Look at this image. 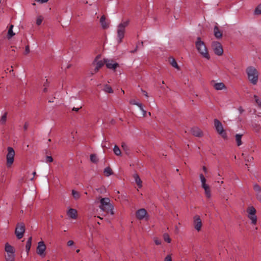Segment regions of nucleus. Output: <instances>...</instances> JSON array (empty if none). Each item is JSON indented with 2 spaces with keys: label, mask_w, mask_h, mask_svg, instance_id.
Listing matches in <instances>:
<instances>
[{
  "label": "nucleus",
  "mask_w": 261,
  "mask_h": 261,
  "mask_svg": "<svg viewBox=\"0 0 261 261\" xmlns=\"http://www.w3.org/2000/svg\"><path fill=\"white\" fill-rule=\"evenodd\" d=\"M129 24V20L120 23L118 26L117 36L118 37V43H120L122 41V39L124 36L125 28Z\"/></svg>",
  "instance_id": "5"
},
{
  "label": "nucleus",
  "mask_w": 261,
  "mask_h": 261,
  "mask_svg": "<svg viewBox=\"0 0 261 261\" xmlns=\"http://www.w3.org/2000/svg\"><path fill=\"white\" fill-rule=\"evenodd\" d=\"M113 151H114V153L116 155H120L121 154V150L120 149V148H119V147L117 146V145H115L114 148H113Z\"/></svg>",
  "instance_id": "33"
},
{
  "label": "nucleus",
  "mask_w": 261,
  "mask_h": 261,
  "mask_svg": "<svg viewBox=\"0 0 261 261\" xmlns=\"http://www.w3.org/2000/svg\"><path fill=\"white\" fill-rule=\"evenodd\" d=\"M137 46L136 47V49L134 50L131 51L132 53H134L137 50Z\"/></svg>",
  "instance_id": "59"
},
{
  "label": "nucleus",
  "mask_w": 261,
  "mask_h": 261,
  "mask_svg": "<svg viewBox=\"0 0 261 261\" xmlns=\"http://www.w3.org/2000/svg\"><path fill=\"white\" fill-rule=\"evenodd\" d=\"M243 134H236L235 136L236 140L237 142V144L238 146H240L242 144V142L241 141L242 137L243 136Z\"/></svg>",
  "instance_id": "27"
},
{
  "label": "nucleus",
  "mask_w": 261,
  "mask_h": 261,
  "mask_svg": "<svg viewBox=\"0 0 261 261\" xmlns=\"http://www.w3.org/2000/svg\"><path fill=\"white\" fill-rule=\"evenodd\" d=\"M204 193H205L206 197L207 198H211V189H210V187L204 190Z\"/></svg>",
  "instance_id": "39"
},
{
  "label": "nucleus",
  "mask_w": 261,
  "mask_h": 261,
  "mask_svg": "<svg viewBox=\"0 0 261 261\" xmlns=\"http://www.w3.org/2000/svg\"><path fill=\"white\" fill-rule=\"evenodd\" d=\"M110 203V199L109 198H102L100 200V205L99 208H101L102 207L109 205V203Z\"/></svg>",
  "instance_id": "19"
},
{
  "label": "nucleus",
  "mask_w": 261,
  "mask_h": 261,
  "mask_svg": "<svg viewBox=\"0 0 261 261\" xmlns=\"http://www.w3.org/2000/svg\"><path fill=\"white\" fill-rule=\"evenodd\" d=\"M148 114H149V115L150 116L151 115V113L150 112H148Z\"/></svg>",
  "instance_id": "61"
},
{
  "label": "nucleus",
  "mask_w": 261,
  "mask_h": 261,
  "mask_svg": "<svg viewBox=\"0 0 261 261\" xmlns=\"http://www.w3.org/2000/svg\"><path fill=\"white\" fill-rule=\"evenodd\" d=\"M195 46L198 53L202 56V57L207 60L210 59V56L208 54L206 45L204 42L201 40L200 37H197V41L195 42Z\"/></svg>",
  "instance_id": "2"
},
{
  "label": "nucleus",
  "mask_w": 261,
  "mask_h": 261,
  "mask_svg": "<svg viewBox=\"0 0 261 261\" xmlns=\"http://www.w3.org/2000/svg\"><path fill=\"white\" fill-rule=\"evenodd\" d=\"M202 169L205 173L207 172V168L205 166H203Z\"/></svg>",
  "instance_id": "56"
},
{
  "label": "nucleus",
  "mask_w": 261,
  "mask_h": 261,
  "mask_svg": "<svg viewBox=\"0 0 261 261\" xmlns=\"http://www.w3.org/2000/svg\"><path fill=\"white\" fill-rule=\"evenodd\" d=\"M134 177L135 179V181H136L138 187L139 188H141L142 187V181H141L140 177L139 176V175L137 174H135L134 175Z\"/></svg>",
  "instance_id": "26"
},
{
  "label": "nucleus",
  "mask_w": 261,
  "mask_h": 261,
  "mask_svg": "<svg viewBox=\"0 0 261 261\" xmlns=\"http://www.w3.org/2000/svg\"><path fill=\"white\" fill-rule=\"evenodd\" d=\"M74 244V242L72 240H70L69 241H68L67 242V245L68 246H71L72 245H73Z\"/></svg>",
  "instance_id": "48"
},
{
  "label": "nucleus",
  "mask_w": 261,
  "mask_h": 261,
  "mask_svg": "<svg viewBox=\"0 0 261 261\" xmlns=\"http://www.w3.org/2000/svg\"><path fill=\"white\" fill-rule=\"evenodd\" d=\"M32 237H30L28 239V241L27 242L26 245H25V250L26 252H27V254L29 253L30 248L31 247L32 245Z\"/></svg>",
  "instance_id": "25"
},
{
  "label": "nucleus",
  "mask_w": 261,
  "mask_h": 261,
  "mask_svg": "<svg viewBox=\"0 0 261 261\" xmlns=\"http://www.w3.org/2000/svg\"><path fill=\"white\" fill-rule=\"evenodd\" d=\"M101 58V55H98L96 56V57L95 58L94 61L92 62L93 65H96L95 68L94 69V72L96 73L98 71L100 68H101L105 64V59H103V61L102 60H99Z\"/></svg>",
  "instance_id": "9"
},
{
  "label": "nucleus",
  "mask_w": 261,
  "mask_h": 261,
  "mask_svg": "<svg viewBox=\"0 0 261 261\" xmlns=\"http://www.w3.org/2000/svg\"><path fill=\"white\" fill-rule=\"evenodd\" d=\"M194 228L198 231L201 230L202 222L199 216L196 215L194 217Z\"/></svg>",
  "instance_id": "15"
},
{
  "label": "nucleus",
  "mask_w": 261,
  "mask_h": 261,
  "mask_svg": "<svg viewBox=\"0 0 261 261\" xmlns=\"http://www.w3.org/2000/svg\"><path fill=\"white\" fill-rule=\"evenodd\" d=\"M104 91L108 93H112L113 92L112 87L108 84L105 85Z\"/></svg>",
  "instance_id": "30"
},
{
  "label": "nucleus",
  "mask_w": 261,
  "mask_h": 261,
  "mask_svg": "<svg viewBox=\"0 0 261 261\" xmlns=\"http://www.w3.org/2000/svg\"><path fill=\"white\" fill-rule=\"evenodd\" d=\"M212 48L215 54L218 56H221L223 53V49L221 44L218 41H214L212 44Z\"/></svg>",
  "instance_id": "10"
},
{
  "label": "nucleus",
  "mask_w": 261,
  "mask_h": 261,
  "mask_svg": "<svg viewBox=\"0 0 261 261\" xmlns=\"http://www.w3.org/2000/svg\"><path fill=\"white\" fill-rule=\"evenodd\" d=\"M72 195L73 198L76 200L79 199L80 198V193L74 190H72Z\"/></svg>",
  "instance_id": "34"
},
{
  "label": "nucleus",
  "mask_w": 261,
  "mask_h": 261,
  "mask_svg": "<svg viewBox=\"0 0 261 261\" xmlns=\"http://www.w3.org/2000/svg\"><path fill=\"white\" fill-rule=\"evenodd\" d=\"M48 85L49 83L48 82L47 80H46V82L44 84V86L47 87L48 86Z\"/></svg>",
  "instance_id": "52"
},
{
  "label": "nucleus",
  "mask_w": 261,
  "mask_h": 261,
  "mask_svg": "<svg viewBox=\"0 0 261 261\" xmlns=\"http://www.w3.org/2000/svg\"><path fill=\"white\" fill-rule=\"evenodd\" d=\"M90 160L92 163H97L98 162V159L95 154H91L90 155Z\"/></svg>",
  "instance_id": "36"
},
{
  "label": "nucleus",
  "mask_w": 261,
  "mask_h": 261,
  "mask_svg": "<svg viewBox=\"0 0 261 261\" xmlns=\"http://www.w3.org/2000/svg\"><path fill=\"white\" fill-rule=\"evenodd\" d=\"M254 98L255 99L256 102L257 103L258 106L261 108V99H259L258 96L256 95H254Z\"/></svg>",
  "instance_id": "41"
},
{
  "label": "nucleus",
  "mask_w": 261,
  "mask_h": 261,
  "mask_svg": "<svg viewBox=\"0 0 261 261\" xmlns=\"http://www.w3.org/2000/svg\"><path fill=\"white\" fill-rule=\"evenodd\" d=\"M136 218L140 220L145 219L148 220L149 219V215H148L147 211L144 208H140L138 210L136 213Z\"/></svg>",
  "instance_id": "12"
},
{
  "label": "nucleus",
  "mask_w": 261,
  "mask_h": 261,
  "mask_svg": "<svg viewBox=\"0 0 261 261\" xmlns=\"http://www.w3.org/2000/svg\"><path fill=\"white\" fill-rule=\"evenodd\" d=\"M214 34L217 39H220L222 36V32L219 30V28L217 25L214 27Z\"/></svg>",
  "instance_id": "20"
},
{
  "label": "nucleus",
  "mask_w": 261,
  "mask_h": 261,
  "mask_svg": "<svg viewBox=\"0 0 261 261\" xmlns=\"http://www.w3.org/2000/svg\"><path fill=\"white\" fill-rule=\"evenodd\" d=\"M246 212L248 213V218L251 221V223L256 225L257 223V217L256 216V211L253 206H249L247 207Z\"/></svg>",
  "instance_id": "7"
},
{
  "label": "nucleus",
  "mask_w": 261,
  "mask_h": 261,
  "mask_svg": "<svg viewBox=\"0 0 261 261\" xmlns=\"http://www.w3.org/2000/svg\"><path fill=\"white\" fill-rule=\"evenodd\" d=\"M53 161V159L51 156H46V162L50 163Z\"/></svg>",
  "instance_id": "43"
},
{
  "label": "nucleus",
  "mask_w": 261,
  "mask_h": 261,
  "mask_svg": "<svg viewBox=\"0 0 261 261\" xmlns=\"http://www.w3.org/2000/svg\"><path fill=\"white\" fill-rule=\"evenodd\" d=\"M15 51V49H12L11 50V54L12 55H13V53H14Z\"/></svg>",
  "instance_id": "58"
},
{
  "label": "nucleus",
  "mask_w": 261,
  "mask_h": 261,
  "mask_svg": "<svg viewBox=\"0 0 261 261\" xmlns=\"http://www.w3.org/2000/svg\"><path fill=\"white\" fill-rule=\"evenodd\" d=\"M214 88L216 90H221L223 89H226V87L223 83H216L213 85Z\"/></svg>",
  "instance_id": "21"
},
{
  "label": "nucleus",
  "mask_w": 261,
  "mask_h": 261,
  "mask_svg": "<svg viewBox=\"0 0 261 261\" xmlns=\"http://www.w3.org/2000/svg\"><path fill=\"white\" fill-rule=\"evenodd\" d=\"M154 242L156 245H160L161 244V241L158 240H155Z\"/></svg>",
  "instance_id": "51"
},
{
  "label": "nucleus",
  "mask_w": 261,
  "mask_h": 261,
  "mask_svg": "<svg viewBox=\"0 0 261 261\" xmlns=\"http://www.w3.org/2000/svg\"><path fill=\"white\" fill-rule=\"evenodd\" d=\"M162 84H165V83H164V81H162Z\"/></svg>",
  "instance_id": "63"
},
{
  "label": "nucleus",
  "mask_w": 261,
  "mask_h": 261,
  "mask_svg": "<svg viewBox=\"0 0 261 261\" xmlns=\"http://www.w3.org/2000/svg\"><path fill=\"white\" fill-rule=\"evenodd\" d=\"M238 110L240 112V114H242L243 113V112L244 111V109H243V108L242 107H240L239 108H238Z\"/></svg>",
  "instance_id": "50"
},
{
  "label": "nucleus",
  "mask_w": 261,
  "mask_h": 261,
  "mask_svg": "<svg viewBox=\"0 0 261 261\" xmlns=\"http://www.w3.org/2000/svg\"><path fill=\"white\" fill-rule=\"evenodd\" d=\"M7 112H5L3 115L2 116L0 122L2 124H5L6 123V120H7Z\"/></svg>",
  "instance_id": "35"
},
{
  "label": "nucleus",
  "mask_w": 261,
  "mask_h": 261,
  "mask_svg": "<svg viewBox=\"0 0 261 261\" xmlns=\"http://www.w3.org/2000/svg\"><path fill=\"white\" fill-rule=\"evenodd\" d=\"M252 127L256 133H258L261 131V126L259 124L254 123L252 124Z\"/></svg>",
  "instance_id": "32"
},
{
  "label": "nucleus",
  "mask_w": 261,
  "mask_h": 261,
  "mask_svg": "<svg viewBox=\"0 0 261 261\" xmlns=\"http://www.w3.org/2000/svg\"><path fill=\"white\" fill-rule=\"evenodd\" d=\"M214 126L216 132L218 134L221 136L224 139H227V135L226 131L224 130L223 125L220 121L217 119L214 120Z\"/></svg>",
  "instance_id": "4"
},
{
  "label": "nucleus",
  "mask_w": 261,
  "mask_h": 261,
  "mask_svg": "<svg viewBox=\"0 0 261 261\" xmlns=\"http://www.w3.org/2000/svg\"><path fill=\"white\" fill-rule=\"evenodd\" d=\"M164 240L165 242L170 243L171 241V239L170 238L169 235L167 233H165L163 234Z\"/></svg>",
  "instance_id": "38"
},
{
  "label": "nucleus",
  "mask_w": 261,
  "mask_h": 261,
  "mask_svg": "<svg viewBox=\"0 0 261 261\" xmlns=\"http://www.w3.org/2000/svg\"><path fill=\"white\" fill-rule=\"evenodd\" d=\"M253 160V157L252 156H248V159H247L248 162H251Z\"/></svg>",
  "instance_id": "53"
},
{
  "label": "nucleus",
  "mask_w": 261,
  "mask_h": 261,
  "mask_svg": "<svg viewBox=\"0 0 261 261\" xmlns=\"http://www.w3.org/2000/svg\"><path fill=\"white\" fill-rule=\"evenodd\" d=\"M191 132L192 135L195 137H201L203 136L202 131L197 127L192 128Z\"/></svg>",
  "instance_id": "16"
},
{
  "label": "nucleus",
  "mask_w": 261,
  "mask_h": 261,
  "mask_svg": "<svg viewBox=\"0 0 261 261\" xmlns=\"http://www.w3.org/2000/svg\"><path fill=\"white\" fill-rule=\"evenodd\" d=\"M28 127H29V123L28 122H25L24 125H23V129L24 130H27L28 128Z\"/></svg>",
  "instance_id": "47"
},
{
  "label": "nucleus",
  "mask_w": 261,
  "mask_h": 261,
  "mask_svg": "<svg viewBox=\"0 0 261 261\" xmlns=\"http://www.w3.org/2000/svg\"><path fill=\"white\" fill-rule=\"evenodd\" d=\"M253 188L255 192V196L256 199L261 203V187L257 184H254Z\"/></svg>",
  "instance_id": "14"
},
{
  "label": "nucleus",
  "mask_w": 261,
  "mask_h": 261,
  "mask_svg": "<svg viewBox=\"0 0 261 261\" xmlns=\"http://www.w3.org/2000/svg\"><path fill=\"white\" fill-rule=\"evenodd\" d=\"M104 174L106 176H109L113 174V172L110 167L106 168L104 170Z\"/></svg>",
  "instance_id": "29"
},
{
  "label": "nucleus",
  "mask_w": 261,
  "mask_h": 261,
  "mask_svg": "<svg viewBox=\"0 0 261 261\" xmlns=\"http://www.w3.org/2000/svg\"><path fill=\"white\" fill-rule=\"evenodd\" d=\"M43 91L44 92H46L47 91V87H45V88L43 89Z\"/></svg>",
  "instance_id": "57"
},
{
  "label": "nucleus",
  "mask_w": 261,
  "mask_h": 261,
  "mask_svg": "<svg viewBox=\"0 0 261 261\" xmlns=\"http://www.w3.org/2000/svg\"><path fill=\"white\" fill-rule=\"evenodd\" d=\"M81 108H82V107H81V108H74H74L72 109V111H76V112H77V111H79V110Z\"/></svg>",
  "instance_id": "54"
},
{
  "label": "nucleus",
  "mask_w": 261,
  "mask_h": 261,
  "mask_svg": "<svg viewBox=\"0 0 261 261\" xmlns=\"http://www.w3.org/2000/svg\"><path fill=\"white\" fill-rule=\"evenodd\" d=\"M106 18L105 15H102L100 19V24L103 29H107L109 27V23L106 21Z\"/></svg>",
  "instance_id": "22"
},
{
  "label": "nucleus",
  "mask_w": 261,
  "mask_h": 261,
  "mask_svg": "<svg viewBox=\"0 0 261 261\" xmlns=\"http://www.w3.org/2000/svg\"><path fill=\"white\" fill-rule=\"evenodd\" d=\"M100 209L108 214L110 213L112 215H114V206L111 202L109 203V205L105 206Z\"/></svg>",
  "instance_id": "17"
},
{
  "label": "nucleus",
  "mask_w": 261,
  "mask_h": 261,
  "mask_svg": "<svg viewBox=\"0 0 261 261\" xmlns=\"http://www.w3.org/2000/svg\"><path fill=\"white\" fill-rule=\"evenodd\" d=\"M79 251H80V250H79V249H77V250L76 251V252H79Z\"/></svg>",
  "instance_id": "60"
},
{
  "label": "nucleus",
  "mask_w": 261,
  "mask_h": 261,
  "mask_svg": "<svg viewBox=\"0 0 261 261\" xmlns=\"http://www.w3.org/2000/svg\"><path fill=\"white\" fill-rule=\"evenodd\" d=\"M254 14L259 15L261 14V4L258 5L254 10Z\"/></svg>",
  "instance_id": "37"
},
{
  "label": "nucleus",
  "mask_w": 261,
  "mask_h": 261,
  "mask_svg": "<svg viewBox=\"0 0 261 261\" xmlns=\"http://www.w3.org/2000/svg\"><path fill=\"white\" fill-rule=\"evenodd\" d=\"M141 111L143 112V117H145L146 115L147 112L144 110L143 105H142V109H140Z\"/></svg>",
  "instance_id": "46"
},
{
  "label": "nucleus",
  "mask_w": 261,
  "mask_h": 261,
  "mask_svg": "<svg viewBox=\"0 0 261 261\" xmlns=\"http://www.w3.org/2000/svg\"><path fill=\"white\" fill-rule=\"evenodd\" d=\"M122 92H123V93H124V90H122Z\"/></svg>",
  "instance_id": "62"
},
{
  "label": "nucleus",
  "mask_w": 261,
  "mask_h": 261,
  "mask_svg": "<svg viewBox=\"0 0 261 261\" xmlns=\"http://www.w3.org/2000/svg\"><path fill=\"white\" fill-rule=\"evenodd\" d=\"M67 216L73 219H76L77 217V212L74 208H70L67 212Z\"/></svg>",
  "instance_id": "18"
},
{
  "label": "nucleus",
  "mask_w": 261,
  "mask_h": 261,
  "mask_svg": "<svg viewBox=\"0 0 261 261\" xmlns=\"http://www.w3.org/2000/svg\"><path fill=\"white\" fill-rule=\"evenodd\" d=\"M164 261H172V256H171V254H168L167 255L165 259H164Z\"/></svg>",
  "instance_id": "44"
},
{
  "label": "nucleus",
  "mask_w": 261,
  "mask_h": 261,
  "mask_svg": "<svg viewBox=\"0 0 261 261\" xmlns=\"http://www.w3.org/2000/svg\"><path fill=\"white\" fill-rule=\"evenodd\" d=\"M25 230V227L23 222H19L16 224L15 234L17 239L20 240L23 238Z\"/></svg>",
  "instance_id": "6"
},
{
  "label": "nucleus",
  "mask_w": 261,
  "mask_h": 261,
  "mask_svg": "<svg viewBox=\"0 0 261 261\" xmlns=\"http://www.w3.org/2000/svg\"><path fill=\"white\" fill-rule=\"evenodd\" d=\"M36 171H34L33 172V177L31 179V180H32V181L33 180L34 176L36 175Z\"/></svg>",
  "instance_id": "55"
},
{
  "label": "nucleus",
  "mask_w": 261,
  "mask_h": 261,
  "mask_svg": "<svg viewBox=\"0 0 261 261\" xmlns=\"http://www.w3.org/2000/svg\"><path fill=\"white\" fill-rule=\"evenodd\" d=\"M30 53V48L29 46L28 45L25 47L24 54L27 55Z\"/></svg>",
  "instance_id": "45"
},
{
  "label": "nucleus",
  "mask_w": 261,
  "mask_h": 261,
  "mask_svg": "<svg viewBox=\"0 0 261 261\" xmlns=\"http://www.w3.org/2000/svg\"><path fill=\"white\" fill-rule=\"evenodd\" d=\"M249 81L253 85L257 84L258 80L259 73L253 66H248L246 70Z\"/></svg>",
  "instance_id": "1"
},
{
  "label": "nucleus",
  "mask_w": 261,
  "mask_h": 261,
  "mask_svg": "<svg viewBox=\"0 0 261 261\" xmlns=\"http://www.w3.org/2000/svg\"><path fill=\"white\" fill-rule=\"evenodd\" d=\"M51 140L50 139H48V141H50Z\"/></svg>",
  "instance_id": "64"
},
{
  "label": "nucleus",
  "mask_w": 261,
  "mask_h": 261,
  "mask_svg": "<svg viewBox=\"0 0 261 261\" xmlns=\"http://www.w3.org/2000/svg\"><path fill=\"white\" fill-rule=\"evenodd\" d=\"M106 65L108 69L115 70L116 68L119 67V64L114 62L113 60L105 59Z\"/></svg>",
  "instance_id": "13"
},
{
  "label": "nucleus",
  "mask_w": 261,
  "mask_h": 261,
  "mask_svg": "<svg viewBox=\"0 0 261 261\" xmlns=\"http://www.w3.org/2000/svg\"><path fill=\"white\" fill-rule=\"evenodd\" d=\"M169 62H170V64L174 68L177 69V70H179L180 68L179 66L178 65L176 60L175 59L172 57H170L169 58Z\"/></svg>",
  "instance_id": "24"
},
{
  "label": "nucleus",
  "mask_w": 261,
  "mask_h": 261,
  "mask_svg": "<svg viewBox=\"0 0 261 261\" xmlns=\"http://www.w3.org/2000/svg\"><path fill=\"white\" fill-rule=\"evenodd\" d=\"M141 91H142V92L143 93V94H144L146 97H148V93H147V92L146 91H145V90H143V89H141Z\"/></svg>",
  "instance_id": "49"
},
{
  "label": "nucleus",
  "mask_w": 261,
  "mask_h": 261,
  "mask_svg": "<svg viewBox=\"0 0 261 261\" xmlns=\"http://www.w3.org/2000/svg\"><path fill=\"white\" fill-rule=\"evenodd\" d=\"M5 251L7 253L5 256L6 261H15V249L13 246L6 243L5 245Z\"/></svg>",
  "instance_id": "3"
},
{
  "label": "nucleus",
  "mask_w": 261,
  "mask_h": 261,
  "mask_svg": "<svg viewBox=\"0 0 261 261\" xmlns=\"http://www.w3.org/2000/svg\"><path fill=\"white\" fill-rule=\"evenodd\" d=\"M129 102L130 104L137 105L140 108V109H142V104L141 103L138 102L134 99L130 100Z\"/></svg>",
  "instance_id": "40"
},
{
  "label": "nucleus",
  "mask_w": 261,
  "mask_h": 261,
  "mask_svg": "<svg viewBox=\"0 0 261 261\" xmlns=\"http://www.w3.org/2000/svg\"><path fill=\"white\" fill-rule=\"evenodd\" d=\"M8 153L7 154V166L10 167L14 162V157L15 155V151L12 147L7 148Z\"/></svg>",
  "instance_id": "8"
},
{
  "label": "nucleus",
  "mask_w": 261,
  "mask_h": 261,
  "mask_svg": "<svg viewBox=\"0 0 261 261\" xmlns=\"http://www.w3.org/2000/svg\"><path fill=\"white\" fill-rule=\"evenodd\" d=\"M121 147L122 149L126 152V154H129V148L125 143L122 142L121 143Z\"/></svg>",
  "instance_id": "31"
},
{
  "label": "nucleus",
  "mask_w": 261,
  "mask_h": 261,
  "mask_svg": "<svg viewBox=\"0 0 261 261\" xmlns=\"http://www.w3.org/2000/svg\"><path fill=\"white\" fill-rule=\"evenodd\" d=\"M43 20V18L41 16H40L38 17L37 20H36V24L38 25H39L41 24Z\"/></svg>",
  "instance_id": "42"
},
{
  "label": "nucleus",
  "mask_w": 261,
  "mask_h": 261,
  "mask_svg": "<svg viewBox=\"0 0 261 261\" xmlns=\"http://www.w3.org/2000/svg\"><path fill=\"white\" fill-rule=\"evenodd\" d=\"M13 25L11 24L9 27L8 32V38L9 39L12 38L13 36L15 35V33L13 32Z\"/></svg>",
  "instance_id": "28"
},
{
  "label": "nucleus",
  "mask_w": 261,
  "mask_h": 261,
  "mask_svg": "<svg viewBox=\"0 0 261 261\" xmlns=\"http://www.w3.org/2000/svg\"><path fill=\"white\" fill-rule=\"evenodd\" d=\"M199 177L201 181L202 187L204 189V190L210 187L208 185L206 184V179L204 177V175L202 174H200L199 175Z\"/></svg>",
  "instance_id": "23"
},
{
  "label": "nucleus",
  "mask_w": 261,
  "mask_h": 261,
  "mask_svg": "<svg viewBox=\"0 0 261 261\" xmlns=\"http://www.w3.org/2000/svg\"><path fill=\"white\" fill-rule=\"evenodd\" d=\"M46 248V245L43 241H41L39 242L36 248V252L37 254L42 257H45L46 255V253H45Z\"/></svg>",
  "instance_id": "11"
}]
</instances>
